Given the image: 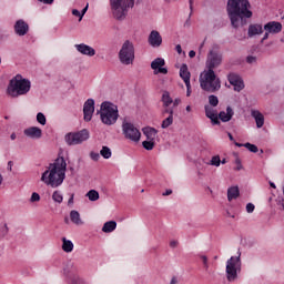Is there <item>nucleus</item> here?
<instances>
[{
    "label": "nucleus",
    "mask_w": 284,
    "mask_h": 284,
    "mask_svg": "<svg viewBox=\"0 0 284 284\" xmlns=\"http://www.w3.org/2000/svg\"><path fill=\"white\" fill-rule=\"evenodd\" d=\"M165 114H169V116H174V109L170 106H163L162 115L165 116Z\"/></svg>",
    "instance_id": "nucleus-40"
},
{
    "label": "nucleus",
    "mask_w": 284,
    "mask_h": 284,
    "mask_svg": "<svg viewBox=\"0 0 284 284\" xmlns=\"http://www.w3.org/2000/svg\"><path fill=\"white\" fill-rule=\"evenodd\" d=\"M172 123H174V115H169L166 119L162 121V124H161L162 130H168V128H170Z\"/></svg>",
    "instance_id": "nucleus-31"
},
{
    "label": "nucleus",
    "mask_w": 284,
    "mask_h": 284,
    "mask_svg": "<svg viewBox=\"0 0 284 284\" xmlns=\"http://www.w3.org/2000/svg\"><path fill=\"white\" fill-rule=\"evenodd\" d=\"M68 163L63 156H59L53 163L49 164L47 171L42 173L41 181L51 187H59L65 181Z\"/></svg>",
    "instance_id": "nucleus-2"
},
{
    "label": "nucleus",
    "mask_w": 284,
    "mask_h": 284,
    "mask_svg": "<svg viewBox=\"0 0 284 284\" xmlns=\"http://www.w3.org/2000/svg\"><path fill=\"white\" fill-rule=\"evenodd\" d=\"M192 94V84L189 83V85H186V97H191Z\"/></svg>",
    "instance_id": "nucleus-50"
},
{
    "label": "nucleus",
    "mask_w": 284,
    "mask_h": 284,
    "mask_svg": "<svg viewBox=\"0 0 284 284\" xmlns=\"http://www.w3.org/2000/svg\"><path fill=\"white\" fill-rule=\"evenodd\" d=\"M39 3H44V6H52L54 3V0H38Z\"/></svg>",
    "instance_id": "nucleus-49"
},
{
    "label": "nucleus",
    "mask_w": 284,
    "mask_h": 284,
    "mask_svg": "<svg viewBox=\"0 0 284 284\" xmlns=\"http://www.w3.org/2000/svg\"><path fill=\"white\" fill-rule=\"evenodd\" d=\"M246 63H250V64L256 63V57H254V55H248V57L246 58Z\"/></svg>",
    "instance_id": "nucleus-45"
},
{
    "label": "nucleus",
    "mask_w": 284,
    "mask_h": 284,
    "mask_svg": "<svg viewBox=\"0 0 284 284\" xmlns=\"http://www.w3.org/2000/svg\"><path fill=\"white\" fill-rule=\"evenodd\" d=\"M254 210H255V206H254L253 203H247V204H246V212H247L248 214H252V212H254Z\"/></svg>",
    "instance_id": "nucleus-42"
},
{
    "label": "nucleus",
    "mask_w": 284,
    "mask_h": 284,
    "mask_svg": "<svg viewBox=\"0 0 284 284\" xmlns=\"http://www.w3.org/2000/svg\"><path fill=\"white\" fill-rule=\"evenodd\" d=\"M248 37H256V34H263V24H251L248 26Z\"/></svg>",
    "instance_id": "nucleus-25"
},
{
    "label": "nucleus",
    "mask_w": 284,
    "mask_h": 284,
    "mask_svg": "<svg viewBox=\"0 0 284 284\" xmlns=\"http://www.w3.org/2000/svg\"><path fill=\"white\" fill-rule=\"evenodd\" d=\"M74 203V194L71 195V197L68 201V205H72Z\"/></svg>",
    "instance_id": "nucleus-57"
},
{
    "label": "nucleus",
    "mask_w": 284,
    "mask_h": 284,
    "mask_svg": "<svg viewBox=\"0 0 284 284\" xmlns=\"http://www.w3.org/2000/svg\"><path fill=\"white\" fill-rule=\"evenodd\" d=\"M209 165H213L214 168H219L221 165V156L220 155H214L210 163H207Z\"/></svg>",
    "instance_id": "nucleus-35"
},
{
    "label": "nucleus",
    "mask_w": 284,
    "mask_h": 284,
    "mask_svg": "<svg viewBox=\"0 0 284 284\" xmlns=\"http://www.w3.org/2000/svg\"><path fill=\"white\" fill-rule=\"evenodd\" d=\"M119 59L123 65H132L134 63V43L125 40L119 51Z\"/></svg>",
    "instance_id": "nucleus-8"
},
{
    "label": "nucleus",
    "mask_w": 284,
    "mask_h": 284,
    "mask_svg": "<svg viewBox=\"0 0 284 284\" xmlns=\"http://www.w3.org/2000/svg\"><path fill=\"white\" fill-rule=\"evenodd\" d=\"M142 132L146 136L148 141H155L156 134H159V131L151 126L143 128Z\"/></svg>",
    "instance_id": "nucleus-24"
},
{
    "label": "nucleus",
    "mask_w": 284,
    "mask_h": 284,
    "mask_svg": "<svg viewBox=\"0 0 284 284\" xmlns=\"http://www.w3.org/2000/svg\"><path fill=\"white\" fill-rule=\"evenodd\" d=\"M189 6H190V17H192L194 12V0H189Z\"/></svg>",
    "instance_id": "nucleus-48"
},
{
    "label": "nucleus",
    "mask_w": 284,
    "mask_h": 284,
    "mask_svg": "<svg viewBox=\"0 0 284 284\" xmlns=\"http://www.w3.org/2000/svg\"><path fill=\"white\" fill-rule=\"evenodd\" d=\"M264 30L271 34H278V32L283 30V24H281V22L271 21L264 26Z\"/></svg>",
    "instance_id": "nucleus-19"
},
{
    "label": "nucleus",
    "mask_w": 284,
    "mask_h": 284,
    "mask_svg": "<svg viewBox=\"0 0 284 284\" xmlns=\"http://www.w3.org/2000/svg\"><path fill=\"white\" fill-rule=\"evenodd\" d=\"M270 34H272V33L266 31L264 37L261 40V43H263L264 41H267V39H270Z\"/></svg>",
    "instance_id": "nucleus-51"
},
{
    "label": "nucleus",
    "mask_w": 284,
    "mask_h": 284,
    "mask_svg": "<svg viewBox=\"0 0 284 284\" xmlns=\"http://www.w3.org/2000/svg\"><path fill=\"white\" fill-rule=\"evenodd\" d=\"M62 250L63 252H67V254H70V252L74 250V244L72 243V241L62 237Z\"/></svg>",
    "instance_id": "nucleus-29"
},
{
    "label": "nucleus",
    "mask_w": 284,
    "mask_h": 284,
    "mask_svg": "<svg viewBox=\"0 0 284 284\" xmlns=\"http://www.w3.org/2000/svg\"><path fill=\"white\" fill-rule=\"evenodd\" d=\"M24 135L29 139H41L43 131L39 126H30L24 130Z\"/></svg>",
    "instance_id": "nucleus-20"
},
{
    "label": "nucleus",
    "mask_w": 284,
    "mask_h": 284,
    "mask_svg": "<svg viewBox=\"0 0 284 284\" xmlns=\"http://www.w3.org/2000/svg\"><path fill=\"white\" fill-rule=\"evenodd\" d=\"M234 144L236 145V148H245V144L239 143V142H234Z\"/></svg>",
    "instance_id": "nucleus-62"
},
{
    "label": "nucleus",
    "mask_w": 284,
    "mask_h": 284,
    "mask_svg": "<svg viewBox=\"0 0 284 284\" xmlns=\"http://www.w3.org/2000/svg\"><path fill=\"white\" fill-rule=\"evenodd\" d=\"M170 194H172V190H166L162 195L163 196H170Z\"/></svg>",
    "instance_id": "nucleus-60"
},
{
    "label": "nucleus",
    "mask_w": 284,
    "mask_h": 284,
    "mask_svg": "<svg viewBox=\"0 0 284 284\" xmlns=\"http://www.w3.org/2000/svg\"><path fill=\"white\" fill-rule=\"evenodd\" d=\"M209 103L212 108H216L219 105V97L216 95H210L209 97Z\"/></svg>",
    "instance_id": "nucleus-39"
},
{
    "label": "nucleus",
    "mask_w": 284,
    "mask_h": 284,
    "mask_svg": "<svg viewBox=\"0 0 284 284\" xmlns=\"http://www.w3.org/2000/svg\"><path fill=\"white\" fill-rule=\"evenodd\" d=\"M226 12L235 30L247 26V19H252L254 14L250 0H227Z\"/></svg>",
    "instance_id": "nucleus-1"
},
{
    "label": "nucleus",
    "mask_w": 284,
    "mask_h": 284,
    "mask_svg": "<svg viewBox=\"0 0 284 284\" xmlns=\"http://www.w3.org/2000/svg\"><path fill=\"white\" fill-rule=\"evenodd\" d=\"M227 136H229L230 141H234V136L232 135V133H227Z\"/></svg>",
    "instance_id": "nucleus-64"
},
{
    "label": "nucleus",
    "mask_w": 284,
    "mask_h": 284,
    "mask_svg": "<svg viewBox=\"0 0 284 284\" xmlns=\"http://www.w3.org/2000/svg\"><path fill=\"white\" fill-rule=\"evenodd\" d=\"M165 65V60L163 58H156L151 62V68L154 70V74H168V68Z\"/></svg>",
    "instance_id": "nucleus-16"
},
{
    "label": "nucleus",
    "mask_w": 284,
    "mask_h": 284,
    "mask_svg": "<svg viewBox=\"0 0 284 284\" xmlns=\"http://www.w3.org/2000/svg\"><path fill=\"white\" fill-rule=\"evenodd\" d=\"M227 81L231 85H233L235 92H241L245 88V83L243 82V78L237 73H229Z\"/></svg>",
    "instance_id": "nucleus-12"
},
{
    "label": "nucleus",
    "mask_w": 284,
    "mask_h": 284,
    "mask_svg": "<svg viewBox=\"0 0 284 284\" xmlns=\"http://www.w3.org/2000/svg\"><path fill=\"white\" fill-rule=\"evenodd\" d=\"M90 156H91L92 161H99V159H101V154H99L97 152H91Z\"/></svg>",
    "instance_id": "nucleus-43"
},
{
    "label": "nucleus",
    "mask_w": 284,
    "mask_h": 284,
    "mask_svg": "<svg viewBox=\"0 0 284 284\" xmlns=\"http://www.w3.org/2000/svg\"><path fill=\"white\" fill-rule=\"evenodd\" d=\"M115 230H116V221L105 222L102 227V232H104V234H110L111 232H114Z\"/></svg>",
    "instance_id": "nucleus-27"
},
{
    "label": "nucleus",
    "mask_w": 284,
    "mask_h": 284,
    "mask_svg": "<svg viewBox=\"0 0 284 284\" xmlns=\"http://www.w3.org/2000/svg\"><path fill=\"white\" fill-rule=\"evenodd\" d=\"M235 164L237 165V166L235 168V170H236L237 172H240V170L243 168V164H241V159L236 158V159H235Z\"/></svg>",
    "instance_id": "nucleus-46"
},
{
    "label": "nucleus",
    "mask_w": 284,
    "mask_h": 284,
    "mask_svg": "<svg viewBox=\"0 0 284 284\" xmlns=\"http://www.w3.org/2000/svg\"><path fill=\"white\" fill-rule=\"evenodd\" d=\"M175 50H176L178 54H181L183 52L181 44H176Z\"/></svg>",
    "instance_id": "nucleus-53"
},
{
    "label": "nucleus",
    "mask_w": 284,
    "mask_h": 284,
    "mask_svg": "<svg viewBox=\"0 0 284 284\" xmlns=\"http://www.w3.org/2000/svg\"><path fill=\"white\" fill-rule=\"evenodd\" d=\"M52 200L54 203H63V193H61V191H54L52 194Z\"/></svg>",
    "instance_id": "nucleus-33"
},
{
    "label": "nucleus",
    "mask_w": 284,
    "mask_h": 284,
    "mask_svg": "<svg viewBox=\"0 0 284 284\" xmlns=\"http://www.w3.org/2000/svg\"><path fill=\"white\" fill-rule=\"evenodd\" d=\"M98 114H100V119L104 125H114L119 121V106L112 102L104 101L101 103Z\"/></svg>",
    "instance_id": "nucleus-5"
},
{
    "label": "nucleus",
    "mask_w": 284,
    "mask_h": 284,
    "mask_svg": "<svg viewBox=\"0 0 284 284\" xmlns=\"http://www.w3.org/2000/svg\"><path fill=\"white\" fill-rule=\"evenodd\" d=\"M241 192L239 191V186H231L227 190V199L229 201H234V199H239Z\"/></svg>",
    "instance_id": "nucleus-28"
},
{
    "label": "nucleus",
    "mask_w": 284,
    "mask_h": 284,
    "mask_svg": "<svg viewBox=\"0 0 284 284\" xmlns=\"http://www.w3.org/2000/svg\"><path fill=\"white\" fill-rule=\"evenodd\" d=\"M14 165V163L12 161L8 162V170L9 172H12V166Z\"/></svg>",
    "instance_id": "nucleus-56"
},
{
    "label": "nucleus",
    "mask_w": 284,
    "mask_h": 284,
    "mask_svg": "<svg viewBox=\"0 0 284 284\" xmlns=\"http://www.w3.org/2000/svg\"><path fill=\"white\" fill-rule=\"evenodd\" d=\"M71 284H79V278H78V277H74V278L71 281Z\"/></svg>",
    "instance_id": "nucleus-63"
},
{
    "label": "nucleus",
    "mask_w": 284,
    "mask_h": 284,
    "mask_svg": "<svg viewBox=\"0 0 284 284\" xmlns=\"http://www.w3.org/2000/svg\"><path fill=\"white\" fill-rule=\"evenodd\" d=\"M144 150H154V140H146L142 142Z\"/></svg>",
    "instance_id": "nucleus-36"
},
{
    "label": "nucleus",
    "mask_w": 284,
    "mask_h": 284,
    "mask_svg": "<svg viewBox=\"0 0 284 284\" xmlns=\"http://www.w3.org/2000/svg\"><path fill=\"white\" fill-rule=\"evenodd\" d=\"M251 116L255 120L256 128L261 129L265 125V116L260 111L253 110Z\"/></svg>",
    "instance_id": "nucleus-22"
},
{
    "label": "nucleus",
    "mask_w": 284,
    "mask_h": 284,
    "mask_svg": "<svg viewBox=\"0 0 284 284\" xmlns=\"http://www.w3.org/2000/svg\"><path fill=\"white\" fill-rule=\"evenodd\" d=\"M31 82L24 79L22 74H17L13 77L7 87V94L12 99H19L30 92Z\"/></svg>",
    "instance_id": "nucleus-3"
},
{
    "label": "nucleus",
    "mask_w": 284,
    "mask_h": 284,
    "mask_svg": "<svg viewBox=\"0 0 284 284\" xmlns=\"http://www.w3.org/2000/svg\"><path fill=\"white\" fill-rule=\"evenodd\" d=\"M37 121L38 123H40V125H45V123H48V120L45 119V114H43L42 112H39L37 114Z\"/></svg>",
    "instance_id": "nucleus-38"
},
{
    "label": "nucleus",
    "mask_w": 284,
    "mask_h": 284,
    "mask_svg": "<svg viewBox=\"0 0 284 284\" xmlns=\"http://www.w3.org/2000/svg\"><path fill=\"white\" fill-rule=\"evenodd\" d=\"M223 63V54L216 50H211L206 58V68L207 70H215Z\"/></svg>",
    "instance_id": "nucleus-11"
},
{
    "label": "nucleus",
    "mask_w": 284,
    "mask_h": 284,
    "mask_svg": "<svg viewBox=\"0 0 284 284\" xmlns=\"http://www.w3.org/2000/svg\"><path fill=\"white\" fill-rule=\"evenodd\" d=\"M122 132L124 138L129 139V141H133V143H139L141 141V131L130 122L124 121L122 123Z\"/></svg>",
    "instance_id": "nucleus-10"
},
{
    "label": "nucleus",
    "mask_w": 284,
    "mask_h": 284,
    "mask_svg": "<svg viewBox=\"0 0 284 284\" xmlns=\"http://www.w3.org/2000/svg\"><path fill=\"white\" fill-rule=\"evenodd\" d=\"M176 283H179V280H176V277H172L170 284H176Z\"/></svg>",
    "instance_id": "nucleus-61"
},
{
    "label": "nucleus",
    "mask_w": 284,
    "mask_h": 284,
    "mask_svg": "<svg viewBox=\"0 0 284 284\" xmlns=\"http://www.w3.org/2000/svg\"><path fill=\"white\" fill-rule=\"evenodd\" d=\"M13 30L18 37H26L30 32V26L23 19L17 20Z\"/></svg>",
    "instance_id": "nucleus-13"
},
{
    "label": "nucleus",
    "mask_w": 284,
    "mask_h": 284,
    "mask_svg": "<svg viewBox=\"0 0 284 284\" xmlns=\"http://www.w3.org/2000/svg\"><path fill=\"white\" fill-rule=\"evenodd\" d=\"M148 43L151 45V48H161L163 43V37H161L159 31L152 30L149 34Z\"/></svg>",
    "instance_id": "nucleus-14"
},
{
    "label": "nucleus",
    "mask_w": 284,
    "mask_h": 284,
    "mask_svg": "<svg viewBox=\"0 0 284 284\" xmlns=\"http://www.w3.org/2000/svg\"><path fill=\"white\" fill-rule=\"evenodd\" d=\"M83 114H84V121L87 122L92 121V116L94 114V99H88L84 102Z\"/></svg>",
    "instance_id": "nucleus-15"
},
{
    "label": "nucleus",
    "mask_w": 284,
    "mask_h": 284,
    "mask_svg": "<svg viewBox=\"0 0 284 284\" xmlns=\"http://www.w3.org/2000/svg\"><path fill=\"white\" fill-rule=\"evenodd\" d=\"M241 251L237 252V256H231L226 261V278L230 283H234L239 278L241 272Z\"/></svg>",
    "instance_id": "nucleus-7"
},
{
    "label": "nucleus",
    "mask_w": 284,
    "mask_h": 284,
    "mask_svg": "<svg viewBox=\"0 0 284 284\" xmlns=\"http://www.w3.org/2000/svg\"><path fill=\"white\" fill-rule=\"evenodd\" d=\"M70 219L71 222L74 223V225H83V220H81V214L79 211L72 210L70 212Z\"/></svg>",
    "instance_id": "nucleus-26"
},
{
    "label": "nucleus",
    "mask_w": 284,
    "mask_h": 284,
    "mask_svg": "<svg viewBox=\"0 0 284 284\" xmlns=\"http://www.w3.org/2000/svg\"><path fill=\"white\" fill-rule=\"evenodd\" d=\"M8 232H10V229L8 227V224H4V230H3L4 236L8 234Z\"/></svg>",
    "instance_id": "nucleus-59"
},
{
    "label": "nucleus",
    "mask_w": 284,
    "mask_h": 284,
    "mask_svg": "<svg viewBox=\"0 0 284 284\" xmlns=\"http://www.w3.org/2000/svg\"><path fill=\"white\" fill-rule=\"evenodd\" d=\"M87 196L89 197V201H99V193L97 190H90L88 193H87Z\"/></svg>",
    "instance_id": "nucleus-34"
},
{
    "label": "nucleus",
    "mask_w": 284,
    "mask_h": 284,
    "mask_svg": "<svg viewBox=\"0 0 284 284\" xmlns=\"http://www.w3.org/2000/svg\"><path fill=\"white\" fill-rule=\"evenodd\" d=\"M39 201H41V195H39V193L33 192L31 197H30V202L31 203H39Z\"/></svg>",
    "instance_id": "nucleus-41"
},
{
    "label": "nucleus",
    "mask_w": 284,
    "mask_h": 284,
    "mask_svg": "<svg viewBox=\"0 0 284 284\" xmlns=\"http://www.w3.org/2000/svg\"><path fill=\"white\" fill-rule=\"evenodd\" d=\"M205 116L211 120L212 125H221V121H219V114L213 110L212 106L205 105Z\"/></svg>",
    "instance_id": "nucleus-18"
},
{
    "label": "nucleus",
    "mask_w": 284,
    "mask_h": 284,
    "mask_svg": "<svg viewBox=\"0 0 284 284\" xmlns=\"http://www.w3.org/2000/svg\"><path fill=\"white\" fill-rule=\"evenodd\" d=\"M180 77L184 81L185 85H190V78L192 77V74L190 73V70L187 69V64L181 65Z\"/></svg>",
    "instance_id": "nucleus-23"
},
{
    "label": "nucleus",
    "mask_w": 284,
    "mask_h": 284,
    "mask_svg": "<svg viewBox=\"0 0 284 284\" xmlns=\"http://www.w3.org/2000/svg\"><path fill=\"white\" fill-rule=\"evenodd\" d=\"M244 148H246V150H248V152H253V154H256V152H258V146H256L255 144H252L250 142L244 143Z\"/></svg>",
    "instance_id": "nucleus-37"
},
{
    "label": "nucleus",
    "mask_w": 284,
    "mask_h": 284,
    "mask_svg": "<svg viewBox=\"0 0 284 284\" xmlns=\"http://www.w3.org/2000/svg\"><path fill=\"white\" fill-rule=\"evenodd\" d=\"M179 103H181V99L173 100V106L174 108H176V105H179Z\"/></svg>",
    "instance_id": "nucleus-58"
},
{
    "label": "nucleus",
    "mask_w": 284,
    "mask_h": 284,
    "mask_svg": "<svg viewBox=\"0 0 284 284\" xmlns=\"http://www.w3.org/2000/svg\"><path fill=\"white\" fill-rule=\"evenodd\" d=\"M100 154L101 156H103V159H111L112 150H110L109 146H102V149L100 150Z\"/></svg>",
    "instance_id": "nucleus-32"
},
{
    "label": "nucleus",
    "mask_w": 284,
    "mask_h": 284,
    "mask_svg": "<svg viewBox=\"0 0 284 284\" xmlns=\"http://www.w3.org/2000/svg\"><path fill=\"white\" fill-rule=\"evenodd\" d=\"M162 103H163V108H170V105H172L173 100L170 97V92L164 91L162 94Z\"/></svg>",
    "instance_id": "nucleus-30"
},
{
    "label": "nucleus",
    "mask_w": 284,
    "mask_h": 284,
    "mask_svg": "<svg viewBox=\"0 0 284 284\" xmlns=\"http://www.w3.org/2000/svg\"><path fill=\"white\" fill-rule=\"evenodd\" d=\"M90 4L87 3V6L82 9V11L80 12L82 14V17L85 16V12H88V8Z\"/></svg>",
    "instance_id": "nucleus-54"
},
{
    "label": "nucleus",
    "mask_w": 284,
    "mask_h": 284,
    "mask_svg": "<svg viewBox=\"0 0 284 284\" xmlns=\"http://www.w3.org/2000/svg\"><path fill=\"white\" fill-rule=\"evenodd\" d=\"M200 87L205 92H219L221 90V79L216 77L214 70H207L200 77Z\"/></svg>",
    "instance_id": "nucleus-6"
},
{
    "label": "nucleus",
    "mask_w": 284,
    "mask_h": 284,
    "mask_svg": "<svg viewBox=\"0 0 284 284\" xmlns=\"http://www.w3.org/2000/svg\"><path fill=\"white\" fill-rule=\"evenodd\" d=\"M201 258L203 261V265H204L205 270H209L210 268V264H207V256L202 255Z\"/></svg>",
    "instance_id": "nucleus-47"
},
{
    "label": "nucleus",
    "mask_w": 284,
    "mask_h": 284,
    "mask_svg": "<svg viewBox=\"0 0 284 284\" xmlns=\"http://www.w3.org/2000/svg\"><path fill=\"white\" fill-rule=\"evenodd\" d=\"M232 116H234V110L232 109V106H227L226 112L221 111L219 113L217 120L220 119V121H222L223 123H227V122L232 121Z\"/></svg>",
    "instance_id": "nucleus-21"
},
{
    "label": "nucleus",
    "mask_w": 284,
    "mask_h": 284,
    "mask_svg": "<svg viewBox=\"0 0 284 284\" xmlns=\"http://www.w3.org/2000/svg\"><path fill=\"white\" fill-rule=\"evenodd\" d=\"M90 139V131L88 129H82L78 132L67 133L64 136V141L69 145H81L84 141Z\"/></svg>",
    "instance_id": "nucleus-9"
},
{
    "label": "nucleus",
    "mask_w": 284,
    "mask_h": 284,
    "mask_svg": "<svg viewBox=\"0 0 284 284\" xmlns=\"http://www.w3.org/2000/svg\"><path fill=\"white\" fill-rule=\"evenodd\" d=\"M178 245H179V241H174V240H173V241L170 242V247H173V248H174V247H176Z\"/></svg>",
    "instance_id": "nucleus-52"
},
{
    "label": "nucleus",
    "mask_w": 284,
    "mask_h": 284,
    "mask_svg": "<svg viewBox=\"0 0 284 284\" xmlns=\"http://www.w3.org/2000/svg\"><path fill=\"white\" fill-rule=\"evenodd\" d=\"M72 14L73 17H79V21H81L83 19V14H81V11L77 10V9H73L72 10Z\"/></svg>",
    "instance_id": "nucleus-44"
},
{
    "label": "nucleus",
    "mask_w": 284,
    "mask_h": 284,
    "mask_svg": "<svg viewBox=\"0 0 284 284\" xmlns=\"http://www.w3.org/2000/svg\"><path fill=\"white\" fill-rule=\"evenodd\" d=\"M189 57H190V59H194V57H196V51L191 50V51L189 52Z\"/></svg>",
    "instance_id": "nucleus-55"
},
{
    "label": "nucleus",
    "mask_w": 284,
    "mask_h": 284,
    "mask_svg": "<svg viewBox=\"0 0 284 284\" xmlns=\"http://www.w3.org/2000/svg\"><path fill=\"white\" fill-rule=\"evenodd\" d=\"M74 48L80 54H84V57H94L97 54V50L85 43L75 44Z\"/></svg>",
    "instance_id": "nucleus-17"
},
{
    "label": "nucleus",
    "mask_w": 284,
    "mask_h": 284,
    "mask_svg": "<svg viewBox=\"0 0 284 284\" xmlns=\"http://www.w3.org/2000/svg\"><path fill=\"white\" fill-rule=\"evenodd\" d=\"M136 6L143 0H135ZM111 14L115 21H125L132 8H134V0H110Z\"/></svg>",
    "instance_id": "nucleus-4"
}]
</instances>
